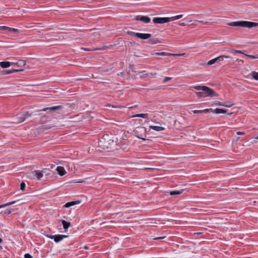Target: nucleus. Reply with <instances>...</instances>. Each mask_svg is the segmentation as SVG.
<instances>
[{"instance_id":"obj_1","label":"nucleus","mask_w":258,"mask_h":258,"mask_svg":"<svg viewBox=\"0 0 258 258\" xmlns=\"http://www.w3.org/2000/svg\"><path fill=\"white\" fill-rule=\"evenodd\" d=\"M229 26L233 27H241L251 28L258 26V23L250 21H235L228 24Z\"/></svg>"},{"instance_id":"obj_2","label":"nucleus","mask_w":258,"mask_h":258,"mask_svg":"<svg viewBox=\"0 0 258 258\" xmlns=\"http://www.w3.org/2000/svg\"><path fill=\"white\" fill-rule=\"evenodd\" d=\"M31 115L32 113L28 111L18 113L14 118L13 122L16 123L23 122Z\"/></svg>"},{"instance_id":"obj_3","label":"nucleus","mask_w":258,"mask_h":258,"mask_svg":"<svg viewBox=\"0 0 258 258\" xmlns=\"http://www.w3.org/2000/svg\"><path fill=\"white\" fill-rule=\"evenodd\" d=\"M192 112L194 114L208 113L209 112H212L214 113L219 114V113H226L227 112V110L226 109H221V108H216L215 109H213L212 108H208V109H205L204 110H193Z\"/></svg>"},{"instance_id":"obj_4","label":"nucleus","mask_w":258,"mask_h":258,"mask_svg":"<svg viewBox=\"0 0 258 258\" xmlns=\"http://www.w3.org/2000/svg\"><path fill=\"white\" fill-rule=\"evenodd\" d=\"M134 132L137 138L144 141L146 140L144 138L146 137V129L145 127L142 126H138L135 128Z\"/></svg>"},{"instance_id":"obj_5","label":"nucleus","mask_w":258,"mask_h":258,"mask_svg":"<svg viewBox=\"0 0 258 258\" xmlns=\"http://www.w3.org/2000/svg\"><path fill=\"white\" fill-rule=\"evenodd\" d=\"M111 140H106V139L102 138L99 141V145L103 149L110 150L111 149V145L114 144L113 141H112L111 143L110 142Z\"/></svg>"},{"instance_id":"obj_6","label":"nucleus","mask_w":258,"mask_h":258,"mask_svg":"<svg viewBox=\"0 0 258 258\" xmlns=\"http://www.w3.org/2000/svg\"><path fill=\"white\" fill-rule=\"evenodd\" d=\"M46 236L50 238L53 239L54 241L56 243H58L63 240L64 238H67L69 237L68 235H60V234H57V235H50L48 234L46 235Z\"/></svg>"},{"instance_id":"obj_7","label":"nucleus","mask_w":258,"mask_h":258,"mask_svg":"<svg viewBox=\"0 0 258 258\" xmlns=\"http://www.w3.org/2000/svg\"><path fill=\"white\" fill-rule=\"evenodd\" d=\"M203 91L204 93L205 97L209 96L212 97L213 96H218V94L216 93L213 89L206 86L203 88Z\"/></svg>"},{"instance_id":"obj_8","label":"nucleus","mask_w":258,"mask_h":258,"mask_svg":"<svg viewBox=\"0 0 258 258\" xmlns=\"http://www.w3.org/2000/svg\"><path fill=\"white\" fill-rule=\"evenodd\" d=\"M153 22L155 24H164L170 22V19L169 17H155Z\"/></svg>"},{"instance_id":"obj_9","label":"nucleus","mask_w":258,"mask_h":258,"mask_svg":"<svg viewBox=\"0 0 258 258\" xmlns=\"http://www.w3.org/2000/svg\"><path fill=\"white\" fill-rule=\"evenodd\" d=\"M223 57H225V58H230L231 59H232V57H230V56H229L228 55H220V56H219L218 57H216L215 58H213V59L209 60L207 64L208 65H212V64L215 63L216 62H220V61H221L222 60V59H223Z\"/></svg>"},{"instance_id":"obj_10","label":"nucleus","mask_w":258,"mask_h":258,"mask_svg":"<svg viewBox=\"0 0 258 258\" xmlns=\"http://www.w3.org/2000/svg\"><path fill=\"white\" fill-rule=\"evenodd\" d=\"M62 108H63V105H57V106L45 108L43 109L42 110V111H46L47 112H52V111H55L57 110H59L61 109Z\"/></svg>"},{"instance_id":"obj_11","label":"nucleus","mask_w":258,"mask_h":258,"mask_svg":"<svg viewBox=\"0 0 258 258\" xmlns=\"http://www.w3.org/2000/svg\"><path fill=\"white\" fill-rule=\"evenodd\" d=\"M151 35L149 33H138V34L137 35V38L143 39V40L149 39L150 38H151Z\"/></svg>"},{"instance_id":"obj_12","label":"nucleus","mask_w":258,"mask_h":258,"mask_svg":"<svg viewBox=\"0 0 258 258\" xmlns=\"http://www.w3.org/2000/svg\"><path fill=\"white\" fill-rule=\"evenodd\" d=\"M59 222L61 223L63 225V229H64V231L67 232L69 227L71 226V223L70 222H67L64 220H60Z\"/></svg>"},{"instance_id":"obj_13","label":"nucleus","mask_w":258,"mask_h":258,"mask_svg":"<svg viewBox=\"0 0 258 258\" xmlns=\"http://www.w3.org/2000/svg\"><path fill=\"white\" fill-rule=\"evenodd\" d=\"M43 171L40 170H34L32 172V173L35 175V177L38 180H40L41 178L43 177Z\"/></svg>"},{"instance_id":"obj_14","label":"nucleus","mask_w":258,"mask_h":258,"mask_svg":"<svg viewBox=\"0 0 258 258\" xmlns=\"http://www.w3.org/2000/svg\"><path fill=\"white\" fill-rule=\"evenodd\" d=\"M155 54L157 55H162V56H170V55H176V56H181L182 55V54H174V53H170L165 52H156Z\"/></svg>"},{"instance_id":"obj_15","label":"nucleus","mask_w":258,"mask_h":258,"mask_svg":"<svg viewBox=\"0 0 258 258\" xmlns=\"http://www.w3.org/2000/svg\"><path fill=\"white\" fill-rule=\"evenodd\" d=\"M81 202V201L78 200L76 201H71L70 202L67 203L64 205V207L66 208H69L71 206H74L77 204H79Z\"/></svg>"},{"instance_id":"obj_16","label":"nucleus","mask_w":258,"mask_h":258,"mask_svg":"<svg viewBox=\"0 0 258 258\" xmlns=\"http://www.w3.org/2000/svg\"><path fill=\"white\" fill-rule=\"evenodd\" d=\"M58 174L60 176H63L66 174V171L62 166H58L56 169Z\"/></svg>"},{"instance_id":"obj_17","label":"nucleus","mask_w":258,"mask_h":258,"mask_svg":"<svg viewBox=\"0 0 258 258\" xmlns=\"http://www.w3.org/2000/svg\"><path fill=\"white\" fill-rule=\"evenodd\" d=\"M4 27L5 29H3V31H6L10 33H17L19 31L18 29L16 28H10L5 26H4Z\"/></svg>"},{"instance_id":"obj_18","label":"nucleus","mask_w":258,"mask_h":258,"mask_svg":"<svg viewBox=\"0 0 258 258\" xmlns=\"http://www.w3.org/2000/svg\"><path fill=\"white\" fill-rule=\"evenodd\" d=\"M26 64V61L25 60L23 59H20L18 62H12V65H16L18 67H23Z\"/></svg>"},{"instance_id":"obj_19","label":"nucleus","mask_w":258,"mask_h":258,"mask_svg":"<svg viewBox=\"0 0 258 258\" xmlns=\"http://www.w3.org/2000/svg\"><path fill=\"white\" fill-rule=\"evenodd\" d=\"M212 105H217V106H224L226 107H231V105H226L225 103L221 102L220 101H215Z\"/></svg>"},{"instance_id":"obj_20","label":"nucleus","mask_w":258,"mask_h":258,"mask_svg":"<svg viewBox=\"0 0 258 258\" xmlns=\"http://www.w3.org/2000/svg\"><path fill=\"white\" fill-rule=\"evenodd\" d=\"M23 70H24L23 69H19V70L13 69V70H9V71H4L3 74H10L15 73V72H22V71H23Z\"/></svg>"},{"instance_id":"obj_21","label":"nucleus","mask_w":258,"mask_h":258,"mask_svg":"<svg viewBox=\"0 0 258 258\" xmlns=\"http://www.w3.org/2000/svg\"><path fill=\"white\" fill-rule=\"evenodd\" d=\"M12 64V62L9 61H1L0 62V66L3 68H8Z\"/></svg>"},{"instance_id":"obj_22","label":"nucleus","mask_w":258,"mask_h":258,"mask_svg":"<svg viewBox=\"0 0 258 258\" xmlns=\"http://www.w3.org/2000/svg\"><path fill=\"white\" fill-rule=\"evenodd\" d=\"M140 19H141V21L145 23H148L151 21V19L149 17L146 16H141V17L140 18Z\"/></svg>"},{"instance_id":"obj_23","label":"nucleus","mask_w":258,"mask_h":258,"mask_svg":"<svg viewBox=\"0 0 258 258\" xmlns=\"http://www.w3.org/2000/svg\"><path fill=\"white\" fill-rule=\"evenodd\" d=\"M159 40L157 38H151L149 39L148 43L150 44H155L159 42Z\"/></svg>"},{"instance_id":"obj_24","label":"nucleus","mask_w":258,"mask_h":258,"mask_svg":"<svg viewBox=\"0 0 258 258\" xmlns=\"http://www.w3.org/2000/svg\"><path fill=\"white\" fill-rule=\"evenodd\" d=\"M150 128L157 132L163 131L165 130L163 127L154 125H150Z\"/></svg>"},{"instance_id":"obj_25","label":"nucleus","mask_w":258,"mask_h":258,"mask_svg":"<svg viewBox=\"0 0 258 258\" xmlns=\"http://www.w3.org/2000/svg\"><path fill=\"white\" fill-rule=\"evenodd\" d=\"M183 191V189H181L180 190H173L170 192V195L171 196H175L181 194Z\"/></svg>"},{"instance_id":"obj_26","label":"nucleus","mask_w":258,"mask_h":258,"mask_svg":"<svg viewBox=\"0 0 258 258\" xmlns=\"http://www.w3.org/2000/svg\"><path fill=\"white\" fill-rule=\"evenodd\" d=\"M183 15H177V16H174V17H169V19H170V21H175L176 20H178L179 19H180L182 17Z\"/></svg>"},{"instance_id":"obj_27","label":"nucleus","mask_w":258,"mask_h":258,"mask_svg":"<svg viewBox=\"0 0 258 258\" xmlns=\"http://www.w3.org/2000/svg\"><path fill=\"white\" fill-rule=\"evenodd\" d=\"M16 202V201H12V202H11L7 203L5 204L1 205H0V209L2 208H4V207H5L10 206V205H12L15 204Z\"/></svg>"},{"instance_id":"obj_28","label":"nucleus","mask_w":258,"mask_h":258,"mask_svg":"<svg viewBox=\"0 0 258 258\" xmlns=\"http://www.w3.org/2000/svg\"><path fill=\"white\" fill-rule=\"evenodd\" d=\"M251 75L254 79L258 81V72H252Z\"/></svg>"},{"instance_id":"obj_29","label":"nucleus","mask_w":258,"mask_h":258,"mask_svg":"<svg viewBox=\"0 0 258 258\" xmlns=\"http://www.w3.org/2000/svg\"><path fill=\"white\" fill-rule=\"evenodd\" d=\"M127 34L131 36L136 37L137 38V35L138 33H136L133 31H127Z\"/></svg>"},{"instance_id":"obj_30","label":"nucleus","mask_w":258,"mask_h":258,"mask_svg":"<svg viewBox=\"0 0 258 258\" xmlns=\"http://www.w3.org/2000/svg\"><path fill=\"white\" fill-rule=\"evenodd\" d=\"M197 96L199 97H205V95H204V92H197L196 93Z\"/></svg>"},{"instance_id":"obj_31","label":"nucleus","mask_w":258,"mask_h":258,"mask_svg":"<svg viewBox=\"0 0 258 258\" xmlns=\"http://www.w3.org/2000/svg\"><path fill=\"white\" fill-rule=\"evenodd\" d=\"M204 86H195L193 87V88L198 91H200V90L203 91V88L204 87Z\"/></svg>"},{"instance_id":"obj_32","label":"nucleus","mask_w":258,"mask_h":258,"mask_svg":"<svg viewBox=\"0 0 258 258\" xmlns=\"http://www.w3.org/2000/svg\"><path fill=\"white\" fill-rule=\"evenodd\" d=\"M139 117H142V118H148V114L147 113L139 114Z\"/></svg>"},{"instance_id":"obj_33","label":"nucleus","mask_w":258,"mask_h":258,"mask_svg":"<svg viewBox=\"0 0 258 258\" xmlns=\"http://www.w3.org/2000/svg\"><path fill=\"white\" fill-rule=\"evenodd\" d=\"M26 184L24 181L20 183V189L22 190H24L25 188Z\"/></svg>"},{"instance_id":"obj_34","label":"nucleus","mask_w":258,"mask_h":258,"mask_svg":"<svg viewBox=\"0 0 258 258\" xmlns=\"http://www.w3.org/2000/svg\"><path fill=\"white\" fill-rule=\"evenodd\" d=\"M13 211V209H7L5 211H4V213L5 214H7V215H9L10 214H11L12 213Z\"/></svg>"},{"instance_id":"obj_35","label":"nucleus","mask_w":258,"mask_h":258,"mask_svg":"<svg viewBox=\"0 0 258 258\" xmlns=\"http://www.w3.org/2000/svg\"><path fill=\"white\" fill-rule=\"evenodd\" d=\"M247 56H248L249 58L251 59H255V58H258V55H249V54H245Z\"/></svg>"},{"instance_id":"obj_36","label":"nucleus","mask_w":258,"mask_h":258,"mask_svg":"<svg viewBox=\"0 0 258 258\" xmlns=\"http://www.w3.org/2000/svg\"><path fill=\"white\" fill-rule=\"evenodd\" d=\"M171 79H172V78L166 77L164 79L163 83H166V82H168V81L171 80Z\"/></svg>"},{"instance_id":"obj_37","label":"nucleus","mask_w":258,"mask_h":258,"mask_svg":"<svg viewBox=\"0 0 258 258\" xmlns=\"http://www.w3.org/2000/svg\"><path fill=\"white\" fill-rule=\"evenodd\" d=\"M24 258H33V256L29 253H26L24 254Z\"/></svg>"},{"instance_id":"obj_38","label":"nucleus","mask_w":258,"mask_h":258,"mask_svg":"<svg viewBox=\"0 0 258 258\" xmlns=\"http://www.w3.org/2000/svg\"><path fill=\"white\" fill-rule=\"evenodd\" d=\"M141 16H137L134 18V20H136V21H141V19H140V18H141Z\"/></svg>"},{"instance_id":"obj_39","label":"nucleus","mask_w":258,"mask_h":258,"mask_svg":"<svg viewBox=\"0 0 258 258\" xmlns=\"http://www.w3.org/2000/svg\"><path fill=\"white\" fill-rule=\"evenodd\" d=\"M165 237V236L158 237L155 238L154 239H155V240H161V239L164 238Z\"/></svg>"},{"instance_id":"obj_40","label":"nucleus","mask_w":258,"mask_h":258,"mask_svg":"<svg viewBox=\"0 0 258 258\" xmlns=\"http://www.w3.org/2000/svg\"><path fill=\"white\" fill-rule=\"evenodd\" d=\"M234 52L235 53H241V54H244V53L241 51V50H234Z\"/></svg>"},{"instance_id":"obj_41","label":"nucleus","mask_w":258,"mask_h":258,"mask_svg":"<svg viewBox=\"0 0 258 258\" xmlns=\"http://www.w3.org/2000/svg\"><path fill=\"white\" fill-rule=\"evenodd\" d=\"M236 134L238 135H244V132H238L236 133Z\"/></svg>"},{"instance_id":"obj_42","label":"nucleus","mask_w":258,"mask_h":258,"mask_svg":"<svg viewBox=\"0 0 258 258\" xmlns=\"http://www.w3.org/2000/svg\"><path fill=\"white\" fill-rule=\"evenodd\" d=\"M107 47L104 46L101 48H98L97 50H104Z\"/></svg>"},{"instance_id":"obj_43","label":"nucleus","mask_w":258,"mask_h":258,"mask_svg":"<svg viewBox=\"0 0 258 258\" xmlns=\"http://www.w3.org/2000/svg\"><path fill=\"white\" fill-rule=\"evenodd\" d=\"M5 29V28L3 26H0V32H2L3 31V29Z\"/></svg>"},{"instance_id":"obj_44","label":"nucleus","mask_w":258,"mask_h":258,"mask_svg":"<svg viewBox=\"0 0 258 258\" xmlns=\"http://www.w3.org/2000/svg\"><path fill=\"white\" fill-rule=\"evenodd\" d=\"M133 117H139V114H136L133 116Z\"/></svg>"},{"instance_id":"obj_45","label":"nucleus","mask_w":258,"mask_h":258,"mask_svg":"<svg viewBox=\"0 0 258 258\" xmlns=\"http://www.w3.org/2000/svg\"><path fill=\"white\" fill-rule=\"evenodd\" d=\"M226 105H231V106H232L234 104L233 103H225Z\"/></svg>"},{"instance_id":"obj_46","label":"nucleus","mask_w":258,"mask_h":258,"mask_svg":"<svg viewBox=\"0 0 258 258\" xmlns=\"http://www.w3.org/2000/svg\"><path fill=\"white\" fill-rule=\"evenodd\" d=\"M130 68L132 69V71H133V72H135V73L136 72V71H135V70H134V69H133V68H132V66H130Z\"/></svg>"},{"instance_id":"obj_47","label":"nucleus","mask_w":258,"mask_h":258,"mask_svg":"<svg viewBox=\"0 0 258 258\" xmlns=\"http://www.w3.org/2000/svg\"><path fill=\"white\" fill-rule=\"evenodd\" d=\"M181 26H185V24L184 23H182L180 24Z\"/></svg>"},{"instance_id":"obj_48","label":"nucleus","mask_w":258,"mask_h":258,"mask_svg":"<svg viewBox=\"0 0 258 258\" xmlns=\"http://www.w3.org/2000/svg\"><path fill=\"white\" fill-rule=\"evenodd\" d=\"M2 242V239L0 237V243Z\"/></svg>"},{"instance_id":"obj_49","label":"nucleus","mask_w":258,"mask_h":258,"mask_svg":"<svg viewBox=\"0 0 258 258\" xmlns=\"http://www.w3.org/2000/svg\"><path fill=\"white\" fill-rule=\"evenodd\" d=\"M255 139L258 140V136L255 137Z\"/></svg>"},{"instance_id":"obj_50","label":"nucleus","mask_w":258,"mask_h":258,"mask_svg":"<svg viewBox=\"0 0 258 258\" xmlns=\"http://www.w3.org/2000/svg\"><path fill=\"white\" fill-rule=\"evenodd\" d=\"M232 114V113H228L227 114L228 115H231Z\"/></svg>"},{"instance_id":"obj_51","label":"nucleus","mask_w":258,"mask_h":258,"mask_svg":"<svg viewBox=\"0 0 258 258\" xmlns=\"http://www.w3.org/2000/svg\"><path fill=\"white\" fill-rule=\"evenodd\" d=\"M85 249H88V247L87 246H85Z\"/></svg>"}]
</instances>
